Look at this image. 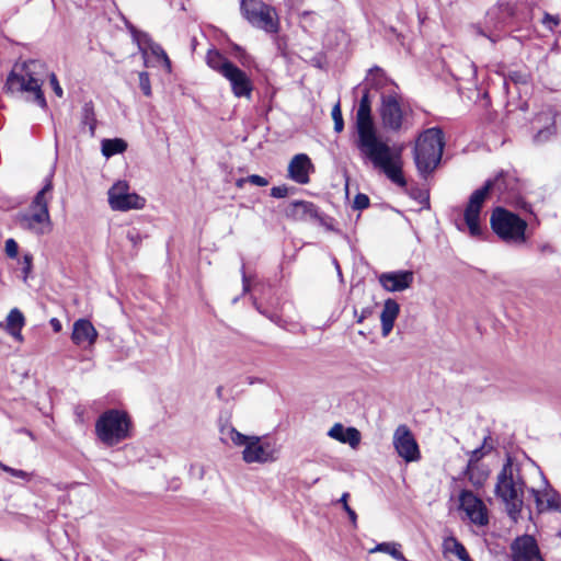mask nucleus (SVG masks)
I'll use <instances>...</instances> for the list:
<instances>
[{
	"instance_id": "18",
	"label": "nucleus",
	"mask_w": 561,
	"mask_h": 561,
	"mask_svg": "<svg viewBox=\"0 0 561 561\" xmlns=\"http://www.w3.org/2000/svg\"><path fill=\"white\" fill-rule=\"evenodd\" d=\"M313 164L306 153L294 156L288 164V178L298 184L309 183V175Z\"/></svg>"
},
{
	"instance_id": "25",
	"label": "nucleus",
	"mask_w": 561,
	"mask_h": 561,
	"mask_svg": "<svg viewBox=\"0 0 561 561\" xmlns=\"http://www.w3.org/2000/svg\"><path fill=\"white\" fill-rule=\"evenodd\" d=\"M206 62L213 70L219 72L221 76L233 65L218 50H209L206 55Z\"/></svg>"
},
{
	"instance_id": "8",
	"label": "nucleus",
	"mask_w": 561,
	"mask_h": 561,
	"mask_svg": "<svg viewBox=\"0 0 561 561\" xmlns=\"http://www.w3.org/2000/svg\"><path fill=\"white\" fill-rule=\"evenodd\" d=\"M411 108L405 105L397 92L391 88L381 94L379 115L382 126L387 130L399 131L409 127Z\"/></svg>"
},
{
	"instance_id": "10",
	"label": "nucleus",
	"mask_w": 561,
	"mask_h": 561,
	"mask_svg": "<svg viewBox=\"0 0 561 561\" xmlns=\"http://www.w3.org/2000/svg\"><path fill=\"white\" fill-rule=\"evenodd\" d=\"M243 18L253 26L266 33H277L279 19L276 10L262 0H242L240 5Z\"/></svg>"
},
{
	"instance_id": "43",
	"label": "nucleus",
	"mask_w": 561,
	"mask_h": 561,
	"mask_svg": "<svg viewBox=\"0 0 561 561\" xmlns=\"http://www.w3.org/2000/svg\"><path fill=\"white\" fill-rule=\"evenodd\" d=\"M398 561H408L407 558L402 554V552L399 550L397 554L393 557Z\"/></svg>"
},
{
	"instance_id": "17",
	"label": "nucleus",
	"mask_w": 561,
	"mask_h": 561,
	"mask_svg": "<svg viewBox=\"0 0 561 561\" xmlns=\"http://www.w3.org/2000/svg\"><path fill=\"white\" fill-rule=\"evenodd\" d=\"M378 280L387 291H403L412 286L414 274L412 271L386 272L378 276Z\"/></svg>"
},
{
	"instance_id": "19",
	"label": "nucleus",
	"mask_w": 561,
	"mask_h": 561,
	"mask_svg": "<svg viewBox=\"0 0 561 561\" xmlns=\"http://www.w3.org/2000/svg\"><path fill=\"white\" fill-rule=\"evenodd\" d=\"M98 331L88 319H79L73 323L71 340L78 346H91L96 342Z\"/></svg>"
},
{
	"instance_id": "42",
	"label": "nucleus",
	"mask_w": 561,
	"mask_h": 561,
	"mask_svg": "<svg viewBox=\"0 0 561 561\" xmlns=\"http://www.w3.org/2000/svg\"><path fill=\"white\" fill-rule=\"evenodd\" d=\"M50 325L55 332H59L61 330V323L57 318L50 319Z\"/></svg>"
},
{
	"instance_id": "28",
	"label": "nucleus",
	"mask_w": 561,
	"mask_h": 561,
	"mask_svg": "<svg viewBox=\"0 0 561 561\" xmlns=\"http://www.w3.org/2000/svg\"><path fill=\"white\" fill-rule=\"evenodd\" d=\"M149 48H150L151 54L153 56H156L162 62L165 70L168 72H171V70H172L171 60L169 59L164 49L159 44H151Z\"/></svg>"
},
{
	"instance_id": "23",
	"label": "nucleus",
	"mask_w": 561,
	"mask_h": 561,
	"mask_svg": "<svg viewBox=\"0 0 561 561\" xmlns=\"http://www.w3.org/2000/svg\"><path fill=\"white\" fill-rule=\"evenodd\" d=\"M328 435L340 443L348 444L354 449L358 447L362 438L357 428L344 427L341 423H335L328 432Z\"/></svg>"
},
{
	"instance_id": "44",
	"label": "nucleus",
	"mask_w": 561,
	"mask_h": 561,
	"mask_svg": "<svg viewBox=\"0 0 561 561\" xmlns=\"http://www.w3.org/2000/svg\"><path fill=\"white\" fill-rule=\"evenodd\" d=\"M243 290L244 291L249 290V283H248V279L244 274H243Z\"/></svg>"
},
{
	"instance_id": "6",
	"label": "nucleus",
	"mask_w": 561,
	"mask_h": 561,
	"mask_svg": "<svg viewBox=\"0 0 561 561\" xmlns=\"http://www.w3.org/2000/svg\"><path fill=\"white\" fill-rule=\"evenodd\" d=\"M444 149V134L437 127L423 131L415 145L414 160L422 175L430 174L439 163Z\"/></svg>"
},
{
	"instance_id": "1",
	"label": "nucleus",
	"mask_w": 561,
	"mask_h": 561,
	"mask_svg": "<svg viewBox=\"0 0 561 561\" xmlns=\"http://www.w3.org/2000/svg\"><path fill=\"white\" fill-rule=\"evenodd\" d=\"M357 147L376 169L381 170L393 183L405 186L402 175V149H392L383 141L371 117V102L368 92L362 96L356 112Z\"/></svg>"
},
{
	"instance_id": "40",
	"label": "nucleus",
	"mask_w": 561,
	"mask_h": 561,
	"mask_svg": "<svg viewBox=\"0 0 561 561\" xmlns=\"http://www.w3.org/2000/svg\"><path fill=\"white\" fill-rule=\"evenodd\" d=\"M484 455V453L482 451V448H477L474 449L472 453H471V458L469 460V469L471 468L472 466V462L474 461H478L482 456Z\"/></svg>"
},
{
	"instance_id": "20",
	"label": "nucleus",
	"mask_w": 561,
	"mask_h": 561,
	"mask_svg": "<svg viewBox=\"0 0 561 561\" xmlns=\"http://www.w3.org/2000/svg\"><path fill=\"white\" fill-rule=\"evenodd\" d=\"M25 317L21 310L13 308L8 313L5 320L0 322V328L3 329L15 341L23 342L22 329L25 325Z\"/></svg>"
},
{
	"instance_id": "5",
	"label": "nucleus",
	"mask_w": 561,
	"mask_h": 561,
	"mask_svg": "<svg viewBox=\"0 0 561 561\" xmlns=\"http://www.w3.org/2000/svg\"><path fill=\"white\" fill-rule=\"evenodd\" d=\"M51 190L53 174L50 173L45 179L44 186L37 192L28 209L18 215L16 221L21 229L36 236L47 234L51 231L53 222L48 209Z\"/></svg>"
},
{
	"instance_id": "7",
	"label": "nucleus",
	"mask_w": 561,
	"mask_h": 561,
	"mask_svg": "<svg viewBox=\"0 0 561 561\" xmlns=\"http://www.w3.org/2000/svg\"><path fill=\"white\" fill-rule=\"evenodd\" d=\"M130 420L119 410H108L100 415L95 423V434L106 446H115L129 437Z\"/></svg>"
},
{
	"instance_id": "27",
	"label": "nucleus",
	"mask_w": 561,
	"mask_h": 561,
	"mask_svg": "<svg viewBox=\"0 0 561 561\" xmlns=\"http://www.w3.org/2000/svg\"><path fill=\"white\" fill-rule=\"evenodd\" d=\"M444 548L446 551L456 554L461 561H471L463 545L454 537L445 539Z\"/></svg>"
},
{
	"instance_id": "11",
	"label": "nucleus",
	"mask_w": 561,
	"mask_h": 561,
	"mask_svg": "<svg viewBox=\"0 0 561 561\" xmlns=\"http://www.w3.org/2000/svg\"><path fill=\"white\" fill-rule=\"evenodd\" d=\"M107 196L110 207L116 211L142 209L146 205V199L137 193L131 192L126 181H117L114 183L110 187Z\"/></svg>"
},
{
	"instance_id": "33",
	"label": "nucleus",
	"mask_w": 561,
	"mask_h": 561,
	"mask_svg": "<svg viewBox=\"0 0 561 561\" xmlns=\"http://www.w3.org/2000/svg\"><path fill=\"white\" fill-rule=\"evenodd\" d=\"M21 265H22L23 278H24V280H26L32 272V266H33L32 254H30V253L24 254L22 257V261H21Z\"/></svg>"
},
{
	"instance_id": "16",
	"label": "nucleus",
	"mask_w": 561,
	"mask_h": 561,
	"mask_svg": "<svg viewBox=\"0 0 561 561\" xmlns=\"http://www.w3.org/2000/svg\"><path fill=\"white\" fill-rule=\"evenodd\" d=\"M222 77L229 81L231 91L236 98L249 99L251 96L253 90L252 81L250 77L234 64L224 72Z\"/></svg>"
},
{
	"instance_id": "38",
	"label": "nucleus",
	"mask_w": 561,
	"mask_h": 561,
	"mask_svg": "<svg viewBox=\"0 0 561 561\" xmlns=\"http://www.w3.org/2000/svg\"><path fill=\"white\" fill-rule=\"evenodd\" d=\"M373 314V309L367 307V308H364L360 313H357V310L355 309L354 310V316L356 318V322L357 323H363L365 319H367L368 317H370Z\"/></svg>"
},
{
	"instance_id": "21",
	"label": "nucleus",
	"mask_w": 561,
	"mask_h": 561,
	"mask_svg": "<svg viewBox=\"0 0 561 561\" xmlns=\"http://www.w3.org/2000/svg\"><path fill=\"white\" fill-rule=\"evenodd\" d=\"M531 493L540 511L547 508L561 512V496L549 484L546 483L545 489L541 491L533 489Z\"/></svg>"
},
{
	"instance_id": "2",
	"label": "nucleus",
	"mask_w": 561,
	"mask_h": 561,
	"mask_svg": "<svg viewBox=\"0 0 561 561\" xmlns=\"http://www.w3.org/2000/svg\"><path fill=\"white\" fill-rule=\"evenodd\" d=\"M48 79L49 85L57 98H62L64 90L54 72H49L46 65L39 60H28L16 65L7 79L5 87L11 93H26L27 98L45 108L47 103L42 85Z\"/></svg>"
},
{
	"instance_id": "4",
	"label": "nucleus",
	"mask_w": 561,
	"mask_h": 561,
	"mask_svg": "<svg viewBox=\"0 0 561 561\" xmlns=\"http://www.w3.org/2000/svg\"><path fill=\"white\" fill-rule=\"evenodd\" d=\"M526 482L518 463L507 459L497 474L495 495L504 503L507 514L516 519L524 505Z\"/></svg>"
},
{
	"instance_id": "45",
	"label": "nucleus",
	"mask_w": 561,
	"mask_h": 561,
	"mask_svg": "<svg viewBox=\"0 0 561 561\" xmlns=\"http://www.w3.org/2000/svg\"><path fill=\"white\" fill-rule=\"evenodd\" d=\"M469 480H470L474 485H480V484H482V481H481V480H477V481H476V480L473 479V476H472V474H470V476H469Z\"/></svg>"
},
{
	"instance_id": "34",
	"label": "nucleus",
	"mask_w": 561,
	"mask_h": 561,
	"mask_svg": "<svg viewBox=\"0 0 561 561\" xmlns=\"http://www.w3.org/2000/svg\"><path fill=\"white\" fill-rule=\"evenodd\" d=\"M250 182L251 184L253 185H256V186H266L268 184V181L261 176V175H256V174H253V175H250L248 176L247 179H241L238 181V186H242V183L243 182Z\"/></svg>"
},
{
	"instance_id": "15",
	"label": "nucleus",
	"mask_w": 561,
	"mask_h": 561,
	"mask_svg": "<svg viewBox=\"0 0 561 561\" xmlns=\"http://www.w3.org/2000/svg\"><path fill=\"white\" fill-rule=\"evenodd\" d=\"M513 561H543L534 537L525 535L516 538L512 546Z\"/></svg>"
},
{
	"instance_id": "35",
	"label": "nucleus",
	"mask_w": 561,
	"mask_h": 561,
	"mask_svg": "<svg viewBox=\"0 0 561 561\" xmlns=\"http://www.w3.org/2000/svg\"><path fill=\"white\" fill-rule=\"evenodd\" d=\"M139 87L146 96L151 95V85L149 75L147 72L139 73Z\"/></svg>"
},
{
	"instance_id": "22",
	"label": "nucleus",
	"mask_w": 561,
	"mask_h": 561,
	"mask_svg": "<svg viewBox=\"0 0 561 561\" xmlns=\"http://www.w3.org/2000/svg\"><path fill=\"white\" fill-rule=\"evenodd\" d=\"M288 218L297 221H309L318 218V210L310 202L297 201L290 203L285 210Z\"/></svg>"
},
{
	"instance_id": "13",
	"label": "nucleus",
	"mask_w": 561,
	"mask_h": 561,
	"mask_svg": "<svg viewBox=\"0 0 561 561\" xmlns=\"http://www.w3.org/2000/svg\"><path fill=\"white\" fill-rule=\"evenodd\" d=\"M392 444L397 454L407 462L420 460L421 453L417 442L405 424H401L394 430Z\"/></svg>"
},
{
	"instance_id": "9",
	"label": "nucleus",
	"mask_w": 561,
	"mask_h": 561,
	"mask_svg": "<svg viewBox=\"0 0 561 561\" xmlns=\"http://www.w3.org/2000/svg\"><path fill=\"white\" fill-rule=\"evenodd\" d=\"M493 231L504 241L522 244L526 241L527 222L516 214L497 207L491 215Z\"/></svg>"
},
{
	"instance_id": "31",
	"label": "nucleus",
	"mask_w": 561,
	"mask_h": 561,
	"mask_svg": "<svg viewBox=\"0 0 561 561\" xmlns=\"http://www.w3.org/2000/svg\"><path fill=\"white\" fill-rule=\"evenodd\" d=\"M332 118L334 121V130L336 133H341L344 128V122L339 102L332 108Z\"/></svg>"
},
{
	"instance_id": "12",
	"label": "nucleus",
	"mask_w": 561,
	"mask_h": 561,
	"mask_svg": "<svg viewBox=\"0 0 561 561\" xmlns=\"http://www.w3.org/2000/svg\"><path fill=\"white\" fill-rule=\"evenodd\" d=\"M493 186L494 181L488 180L481 188L476 190L469 197L463 217L471 237H479L481 234L480 213Z\"/></svg>"
},
{
	"instance_id": "36",
	"label": "nucleus",
	"mask_w": 561,
	"mask_h": 561,
	"mask_svg": "<svg viewBox=\"0 0 561 561\" xmlns=\"http://www.w3.org/2000/svg\"><path fill=\"white\" fill-rule=\"evenodd\" d=\"M4 251H5V254L11 257V259H15L18 256V253H19V244L18 242L10 238L5 241V244H4Z\"/></svg>"
},
{
	"instance_id": "29",
	"label": "nucleus",
	"mask_w": 561,
	"mask_h": 561,
	"mask_svg": "<svg viewBox=\"0 0 561 561\" xmlns=\"http://www.w3.org/2000/svg\"><path fill=\"white\" fill-rule=\"evenodd\" d=\"M399 547H400V545L396 543V542H381V543H378L375 548L370 549L369 552L370 553L385 552V553L390 554L393 558L397 554V552L399 551Z\"/></svg>"
},
{
	"instance_id": "32",
	"label": "nucleus",
	"mask_w": 561,
	"mask_h": 561,
	"mask_svg": "<svg viewBox=\"0 0 561 561\" xmlns=\"http://www.w3.org/2000/svg\"><path fill=\"white\" fill-rule=\"evenodd\" d=\"M348 496L350 494L348 493H343L341 499L339 500V502L343 505V508L344 511L347 513L351 522L356 525V520H357V515L356 513L354 512V510L351 508V506L348 505L347 501H348Z\"/></svg>"
},
{
	"instance_id": "41",
	"label": "nucleus",
	"mask_w": 561,
	"mask_h": 561,
	"mask_svg": "<svg viewBox=\"0 0 561 561\" xmlns=\"http://www.w3.org/2000/svg\"><path fill=\"white\" fill-rule=\"evenodd\" d=\"M553 134V130L551 128H547L545 130H540L538 131V134L536 135V140L537 141H541V140H545L546 138H548L550 135Z\"/></svg>"
},
{
	"instance_id": "14",
	"label": "nucleus",
	"mask_w": 561,
	"mask_h": 561,
	"mask_svg": "<svg viewBox=\"0 0 561 561\" xmlns=\"http://www.w3.org/2000/svg\"><path fill=\"white\" fill-rule=\"evenodd\" d=\"M460 508L476 525L484 526L489 523L488 510L483 501L473 492L463 490L459 494Z\"/></svg>"
},
{
	"instance_id": "24",
	"label": "nucleus",
	"mask_w": 561,
	"mask_h": 561,
	"mask_svg": "<svg viewBox=\"0 0 561 561\" xmlns=\"http://www.w3.org/2000/svg\"><path fill=\"white\" fill-rule=\"evenodd\" d=\"M399 313L400 305L392 298L386 299L380 314L381 334L383 337L388 336L392 331Z\"/></svg>"
},
{
	"instance_id": "30",
	"label": "nucleus",
	"mask_w": 561,
	"mask_h": 561,
	"mask_svg": "<svg viewBox=\"0 0 561 561\" xmlns=\"http://www.w3.org/2000/svg\"><path fill=\"white\" fill-rule=\"evenodd\" d=\"M0 469L3 470L4 472H8L12 477H15V478H19V479H23V480H26V481H30L32 479V476H33L32 473L26 472L24 470L14 469L12 467H9V466L4 465L1 461H0Z\"/></svg>"
},
{
	"instance_id": "3",
	"label": "nucleus",
	"mask_w": 561,
	"mask_h": 561,
	"mask_svg": "<svg viewBox=\"0 0 561 561\" xmlns=\"http://www.w3.org/2000/svg\"><path fill=\"white\" fill-rule=\"evenodd\" d=\"M220 440L242 448L245 463H268L278 459L279 446L268 436L244 435L230 425L220 428Z\"/></svg>"
},
{
	"instance_id": "26",
	"label": "nucleus",
	"mask_w": 561,
	"mask_h": 561,
	"mask_svg": "<svg viewBox=\"0 0 561 561\" xmlns=\"http://www.w3.org/2000/svg\"><path fill=\"white\" fill-rule=\"evenodd\" d=\"M127 145L123 139H104L102 141V153L106 158H110L114 154L122 153L126 150Z\"/></svg>"
},
{
	"instance_id": "37",
	"label": "nucleus",
	"mask_w": 561,
	"mask_h": 561,
	"mask_svg": "<svg viewBox=\"0 0 561 561\" xmlns=\"http://www.w3.org/2000/svg\"><path fill=\"white\" fill-rule=\"evenodd\" d=\"M369 206V198L365 194H357L354 198V208L355 209H365Z\"/></svg>"
},
{
	"instance_id": "39",
	"label": "nucleus",
	"mask_w": 561,
	"mask_h": 561,
	"mask_svg": "<svg viewBox=\"0 0 561 561\" xmlns=\"http://www.w3.org/2000/svg\"><path fill=\"white\" fill-rule=\"evenodd\" d=\"M287 194H288V187L285 185L274 186L271 190V195L275 198H283V197L287 196Z\"/></svg>"
}]
</instances>
